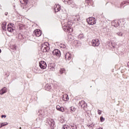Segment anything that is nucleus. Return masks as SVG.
<instances>
[{
	"label": "nucleus",
	"mask_w": 129,
	"mask_h": 129,
	"mask_svg": "<svg viewBox=\"0 0 129 129\" xmlns=\"http://www.w3.org/2000/svg\"><path fill=\"white\" fill-rule=\"evenodd\" d=\"M70 22L67 20V19H63L61 21V24L63 27V30L64 32H68V33H71L73 32V29L71 27V25H69Z\"/></svg>",
	"instance_id": "nucleus-1"
},
{
	"label": "nucleus",
	"mask_w": 129,
	"mask_h": 129,
	"mask_svg": "<svg viewBox=\"0 0 129 129\" xmlns=\"http://www.w3.org/2000/svg\"><path fill=\"white\" fill-rule=\"evenodd\" d=\"M42 50H43V52H48L50 50V47H49V43L45 42L42 44L41 46Z\"/></svg>",
	"instance_id": "nucleus-2"
},
{
	"label": "nucleus",
	"mask_w": 129,
	"mask_h": 129,
	"mask_svg": "<svg viewBox=\"0 0 129 129\" xmlns=\"http://www.w3.org/2000/svg\"><path fill=\"white\" fill-rule=\"evenodd\" d=\"M87 22L89 25H94V24H96V20L93 17H89L87 19Z\"/></svg>",
	"instance_id": "nucleus-3"
},
{
	"label": "nucleus",
	"mask_w": 129,
	"mask_h": 129,
	"mask_svg": "<svg viewBox=\"0 0 129 129\" xmlns=\"http://www.w3.org/2000/svg\"><path fill=\"white\" fill-rule=\"evenodd\" d=\"M100 44V43L99 42V39H96L92 40V45L94 47H98Z\"/></svg>",
	"instance_id": "nucleus-4"
},
{
	"label": "nucleus",
	"mask_w": 129,
	"mask_h": 129,
	"mask_svg": "<svg viewBox=\"0 0 129 129\" xmlns=\"http://www.w3.org/2000/svg\"><path fill=\"white\" fill-rule=\"evenodd\" d=\"M52 54L54 56H56V57H60L61 56V52L59 49H55L52 51Z\"/></svg>",
	"instance_id": "nucleus-5"
},
{
	"label": "nucleus",
	"mask_w": 129,
	"mask_h": 129,
	"mask_svg": "<svg viewBox=\"0 0 129 129\" xmlns=\"http://www.w3.org/2000/svg\"><path fill=\"white\" fill-rule=\"evenodd\" d=\"M39 67L41 69H46L47 68V63H46V62L41 60L39 62Z\"/></svg>",
	"instance_id": "nucleus-6"
},
{
	"label": "nucleus",
	"mask_w": 129,
	"mask_h": 129,
	"mask_svg": "<svg viewBox=\"0 0 129 129\" xmlns=\"http://www.w3.org/2000/svg\"><path fill=\"white\" fill-rule=\"evenodd\" d=\"M34 34L36 37H40L42 35V32L40 29H36L34 31Z\"/></svg>",
	"instance_id": "nucleus-7"
},
{
	"label": "nucleus",
	"mask_w": 129,
	"mask_h": 129,
	"mask_svg": "<svg viewBox=\"0 0 129 129\" xmlns=\"http://www.w3.org/2000/svg\"><path fill=\"white\" fill-rule=\"evenodd\" d=\"M56 67V65L55 63H51L49 65L48 68L50 70H51V71H54L55 70V68Z\"/></svg>",
	"instance_id": "nucleus-8"
},
{
	"label": "nucleus",
	"mask_w": 129,
	"mask_h": 129,
	"mask_svg": "<svg viewBox=\"0 0 129 129\" xmlns=\"http://www.w3.org/2000/svg\"><path fill=\"white\" fill-rule=\"evenodd\" d=\"M60 10H61V7H60V5H55L54 6V9L55 12L58 13V12H59V11H60Z\"/></svg>",
	"instance_id": "nucleus-9"
},
{
	"label": "nucleus",
	"mask_w": 129,
	"mask_h": 129,
	"mask_svg": "<svg viewBox=\"0 0 129 129\" xmlns=\"http://www.w3.org/2000/svg\"><path fill=\"white\" fill-rule=\"evenodd\" d=\"M7 88L4 87L3 88H2L1 90H0V94L1 95H3L4 94H5V93H7Z\"/></svg>",
	"instance_id": "nucleus-10"
},
{
	"label": "nucleus",
	"mask_w": 129,
	"mask_h": 129,
	"mask_svg": "<svg viewBox=\"0 0 129 129\" xmlns=\"http://www.w3.org/2000/svg\"><path fill=\"white\" fill-rule=\"evenodd\" d=\"M57 110L61 111V112H64V108L63 107H60L59 105H57L56 107Z\"/></svg>",
	"instance_id": "nucleus-11"
},
{
	"label": "nucleus",
	"mask_w": 129,
	"mask_h": 129,
	"mask_svg": "<svg viewBox=\"0 0 129 129\" xmlns=\"http://www.w3.org/2000/svg\"><path fill=\"white\" fill-rule=\"evenodd\" d=\"M65 59L66 60H71V54L70 53H67L65 55Z\"/></svg>",
	"instance_id": "nucleus-12"
},
{
	"label": "nucleus",
	"mask_w": 129,
	"mask_h": 129,
	"mask_svg": "<svg viewBox=\"0 0 129 129\" xmlns=\"http://www.w3.org/2000/svg\"><path fill=\"white\" fill-rule=\"evenodd\" d=\"M74 21L80 22V16L79 15H76L74 16Z\"/></svg>",
	"instance_id": "nucleus-13"
},
{
	"label": "nucleus",
	"mask_w": 129,
	"mask_h": 129,
	"mask_svg": "<svg viewBox=\"0 0 129 129\" xmlns=\"http://www.w3.org/2000/svg\"><path fill=\"white\" fill-rule=\"evenodd\" d=\"M112 25L115 27V28H117L118 26H119V23H118V21H114L112 22Z\"/></svg>",
	"instance_id": "nucleus-14"
},
{
	"label": "nucleus",
	"mask_w": 129,
	"mask_h": 129,
	"mask_svg": "<svg viewBox=\"0 0 129 129\" xmlns=\"http://www.w3.org/2000/svg\"><path fill=\"white\" fill-rule=\"evenodd\" d=\"M62 100H63L64 101H68V100H69V97H68V95H63Z\"/></svg>",
	"instance_id": "nucleus-15"
},
{
	"label": "nucleus",
	"mask_w": 129,
	"mask_h": 129,
	"mask_svg": "<svg viewBox=\"0 0 129 129\" xmlns=\"http://www.w3.org/2000/svg\"><path fill=\"white\" fill-rule=\"evenodd\" d=\"M45 88L46 90L49 91L50 90V89H51L52 86H51L50 85L46 84L45 86Z\"/></svg>",
	"instance_id": "nucleus-16"
},
{
	"label": "nucleus",
	"mask_w": 129,
	"mask_h": 129,
	"mask_svg": "<svg viewBox=\"0 0 129 129\" xmlns=\"http://www.w3.org/2000/svg\"><path fill=\"white\" fill-rule=\"evenodd\" d=\"M76 110V108H75L74 107H71L70 108V111L71 112V113H73V112H75Z\"/></svg>",
	"instance_id": "nucleus-17"
},
{
	"label": "nucleus",
	"mask_w": 129,
	"mask_h": 129,
	"mask_svg": "<svg viewBox=\"0 0 129 129\" xmlns=\"http://www.w3.org/2000/svg\"><path fill=\"white\" fill-rule=\"evenodd\" d=\"M36 121L38 122V123H40V124L42 123V118L38 117L36 119Z\"/></svg>",
	"instance_id": "nucleus-18"
},
{
	"label": "nucleus",
	"mask_w": 129,
	"mask_h": 129,
	"mask_svg": "<svg viewBox=\"0 0 129 129\" xmlns=\"http://www.w3.org/2000/svg\"><path fill=\"white\" fill-rule=\"evenodd\" d=\"M29 1L30 0H23L24 3L20 1V3L22 5H27V4H29Z\"/></svg>",
	"instance_id": "nucleus-19"
},
{
	"label": "nucleus",
	"mask_w": 129,
	"mask_h": 129,
	"mask_svg": "<svg viewBox=\"0 0 129 129\" xmlns=\"http://www.w3.org/2000/svg\"><path fill=\"white\" fill-rule=\"evenodd\" d=\"M7 30L8 32H10V33L14 32V29H13V28H12L11 27H8Z\"/></svg>",
	"instance_id": "nucleus-20"
},
{
	"label": "nucleus",
	"mask_w": 129,
	"mask_h": 129,
	"mask_svg": "<svg viewBox=\"0 0 129 129\" xmlns=\"http://www.w3.org/2000/svg\"><path fill=\"white\" fill-rule=\"evenodd\" d=\"M7 23L4 22L2 25L3 30H5L6 28Z\"/></svg>",
	"instance_id": "nucleus-21"
},
{
	"label": "nucleus",
	"mask_w": 129,
	"mask_h": 129,
	"mask_svg": "<svg viewBox=\"0 0 129 129\" xmlns=\"http://www.w3.org/2000/svg\"><path fill=\"white\" fill-rule=\"evenodd\" d=\"M1 126L3 127V126H6V125H8V124H9V123L7 122H2L1 123Z\"/></svg>",
	"instance_id": "nucleus-22"
},
{
	"label": "nucleus",
	"mask_w": 129,
	"mask_h": 129,
	"mask_svg": "<svg viewBox=\"0 0 129 129\" xmlns=\"http://www.w3.org/2000/svg\"><path fill=\"white\" fill-rule=\"evenodd\" d=\"M60 74H63V73H65V69H60L59 70Z\"/></svg>",
	"instance_id": "nucleus-23"
},
{
	"label": "nucleus",
	"mask_w": 129,
	"mask_h": 129,
	"mask_svg": "<svg viewBox=\"0 0 129 129\" xmlns=\"http://www.w3.org/2000/svg\"><path fill=\"white\" fill-rule=\"evenodd\" d=\"M86 105H87V104H86L85 102L84 104H83V105H82V106H81V107L82 108H83V109H85V108L86 107Z\"/></svg>",
	"instance_id": "nucleus-24"
},
{
	"label": "nucleus",
	"mask_w": 129,
	"mask_h": 129,
	"mask_svg": "<svg viewBox=\"0 0 129 129\" xmlns=\"http://www.w3.org/2000/svg\"><path fill=\"white\" fill-rule=\"evenodd\" d=\"M85 102V101H84V100H82L81 101H80L79 105L80 106H82L83 104H84Z\"/></svg>",
	"instance_id": "nucleus-25"
},
{
	"label": "nucleus",
	"mask_w": 129,
	"mask_h": 129,
	"mask_svg": "<svg viewBox=\"0 0 129 129\" xmlns=\"http://www.w3.org/2000/svg\"><path fill=\"white\" fill-rule=\"evenodd\" d=\"M125 4H129V2H126L125 1L122 2L120 4L121 7V6H123L124 5H125Z\"/></svg>",
	"instance_id": "nucleus-26"
},
{
	"label": "nucleus",
	"mask_w": 129,
	"mask_h": 129,
	"mask_svg": "<svg viewBox=\"0 0 129 129\" xmlns=\"http://www.w3.org/2000/svg\"><path fill=\"white\" fill-rule=\"evenodd\" d=\"M117 36H119V37H122V33L121 32H118L117 33Z\"/></svg>",
	"instance_id": "nucleus-27"
},
{
	"label": "nucleus",
	"mask_w": 129,
	"mask_h": 129,
	"mask_svg": "<svg viewBox=\"0 0 129 129\" xmlns=\"http://www.w3.org/2000/svg\"><path fill=\"white\" fill-rule=\"evenodd\" d=\"M62 129H68V125H63Z\"/></svg>",
	"instance_id": "nucleus-28"
},
{
	"label": "nucleus",
	"mask_w": 129,
	"mask_h": 129,
	"mask_svg": "<svg viewBox=\"0 0 129 129\" xmlns=\"http://www.w3.org/2000/svg\"><path fill=\"white\" fill-rule=\"evenodd\" d=\"M50 122H51V123L50 124L51 126H52V125H54V120H51Z\"/></svg>",
	"instance_id": "nucleus-29"
},
{
	"label": "nucleus",
	"mask_w": 129,
	"mask_h": 129,
	"mask_svg": "<svg viewBox=\"0 0 129 129\" xmlns=\"http://www.w3.org/2000/svg\"><path fill=\"white\" fill-rule=\"evenodd\" d=\"M100 121L102 122L104 120V118H103V117L101 116V117H100Z\"/></svg>",
	"instance_id": "nucleus-30"
},
{
	"label": "nucleus",
	"mask_w": 129,
	"mask_h": 129,
	"mask_svg": "<svg viewBox=\"0 0 129 129\" xmlns=\"http://www.w3.org/2000/svg\"><path fill=\"white\" fill-rule=\"evenodd\" d=\"M72 129L77 128V126H76V125L72 126Z\"/></svg>",
	"instance_id": "nucleus-31"
},
{
	"label": "nucleus",
	"mask_w": 129,
	"mask_h": 129,
	"mask_svg": "<svg viewBox=\"0 0 129 129\" xmlns=\"http://www.w3.org/2000/svg\"><path fill=\"white\" fill-rule=\"evenodd\" d=\"M71 0H64V2H66L68 3V4H69V2H70Z\"/></svg>",
	"instance_id": "nucleus-32"
},
{
	"label": "nucleus",
	"mask_w": 129,
	"mask_h": 129,
	"mask_svg": "<svg viewBox=\"0 0 129 129\" xmlns=\"http://www.w3.org/2000/svg\"><path fill=\"white\" fill-rule=\"evenodd\" d=\"M98 114H101V111L98 110Z\"/></svg>",
	"instance_id": "nucleus-33"
},
{
	"label": "nucleus",
	"mask_w": 129,
	"mask_h": 129,
	"mask_svg": "<svg viewBox=\"0 0 129 129\" xmlns=\"http://www.w3.org/2000/svg\"><path fill=\"white\" fill-rule=\"evenodd\" d=\"M1 117H7V115H2V116H1Z\"/></svg>",
	"instance_id": "nucleus-34"
},
{
	"label": "nucleus",
	"mask_w": 129,
	"mask_h": 129,
	"mask_svg": "<svg viewBox=\"0 0 129 129\" xmlns=\"http://www.w3.org/2000/svg\"><path fill=\"white\" fill-rule=\"evenodd\" d=\"M111 44L113 48H114L115 47V45L112 44V43H111Z\"/></svg>",
	"instance_id": "nucleus-35"
},
{
	"label": "nucleus",
	"mask_w": 129,
	"mask_h": 129,
	"mask_svg": "<svg viewBox=\"0 0 129 129\" xmlns=\"http://www.w3.org/2000/svg\"><path fill=\"white\" fill-rule=\"evenodd\" d=\"M11 27H14V24H11Z\"/></svg>",
	"instance_id": "nucleus-36"
},
{
	"label": "nucleus",
	"mask_w": 129,
	"mask_h": 129,
	"mask_svg": "<svg viewBox=\"0 0 129 129\" xmlns=\"http://www.w3.org/2000/svg\"><path fill=\"white\" fill-rule=\"evenodd\" d=\"M8 12H6L5 13V16H7L8 15Z\"/></svg>",
	"instance_id": "nucleus-37"
},
{
	"label": "nucleus",
	"mask_w": 129,
	"mask_h": 129,
	"mask_svg": "<svg viewBox=\"0 0 129 129\" xmlns=\"http://www.w3.org/2000/svg\"><path fill=\"white\" fill-rule=\"evenodd\" d=\"M1 127H2V124H1V123H0V128H1Z\"/></svg>",
	"instance_id": "nucleus-38"
},
{
	"label": "nucleus",
	"mask_w": 129,
	"mask_h": 129,
	"mask_svg": "<svg viewBox=\"0 0 129 129\" xmlns=\"http://www.w3.org/2000/svg\"><path fill=\"white\" fill-rule=\"evenodd\" d=\"M0 53H2V49H0Z\"/></svg>",
	"instance_id": "nucleus-39"
},
{
	"label": "nucleus",
	"mask_w": 129,
	"mask_h": 129,
	"mask_svg": "<svg viewBox=\"0 0 129 129\" xmlns=\"http://www.w3.org/2000/svg\"><path fill=\"white\" fill-rule=\"evenodd\" d=\"M127 65H128V66H129V62H128Z\"/></svg>",
	"instance_id": "nucleus-40"
},
{
	"label": "nucleus",
	"mask_w": 129,
	"mask_h": 129,
	"mask_svg": "<svg viewBox=\"0 0 129 129\" xmlns=\"http://www.w3.org/2000/svg\"><path fill=\"white\" fill-rule=\"evenodd\" d=\"M20 129H22V127H20V128H19Z\"/></svg>",
	"instance_id": "nucleus-41"
},
{
	"label": "nucleus",
	"mask_w": 129,
	"mask_h": 129,
	"mask_svg": "<svg viewBox=\"0 0 129 129\" xmlns=\"http://www.w3.org/2000/svg\"><path fill=\"white\" fill-rule=\"evenodd\" d=\"M13 7H14V8H15V7H16V6H14Z\"/></svg>",
	"instance_id": "nucleus-42"
},
{
	"label": "nucleus",
	"mask_w": 129,
	"mask_h": 129,
	"mask_svg": "<svg viewBox=\"0 0 129 129\" xmlns=\"http://www.w3.org/2000/svg\"><path fill=\"white\" fill-rule=\"evenodd\" d=\"M87 1H89V0H86V2H87Z\"/></svg>",
	"instance_id": "nucleus-43"
}]
</instances>
